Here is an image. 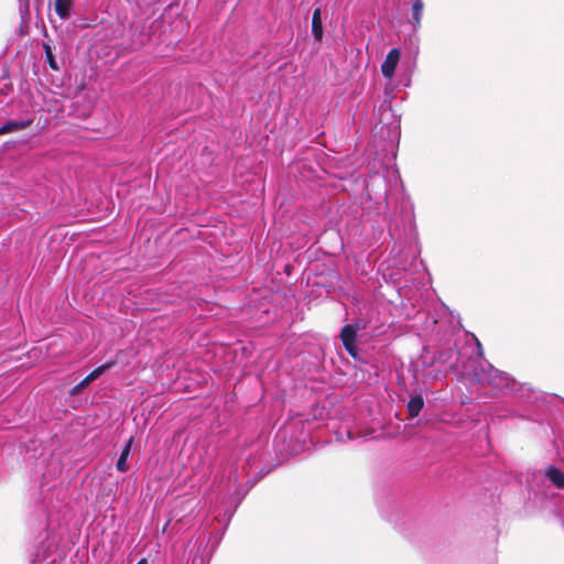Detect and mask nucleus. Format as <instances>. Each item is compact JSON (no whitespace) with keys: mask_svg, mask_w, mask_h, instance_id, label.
<instances>
[{"mask_svg":"<svg viewBox=\"0 0 564 564\" xmlns=\"http://www.w3.org/2000/svg\"><path fill=\"white\" fill-rule=\"evenodd\" d=\"M470 375L475 382L489 386L502 393L517 391L521 386L509 373L500 371L486 360H480L477 366L473 367Z\"/></svg>","mask_w":564,"mask_h":564,"instance_id":"f257e3e1","label":"nucleus"},{"mask_svg":"<svg viewBox=\"0 0 564 564\" xmlns=\"http://www.w3.org/2000/svg\"><path fill=\"white\" fill-rule=\"evenodd\" d=\"M389 235L400 247L415 241L417 231L413 213L406 208L401 209L399 218L389 224Z\"/></svg>","mask_w":564,"mask_h":564,"instance_id":"f03ea898","label":"nucleus"},{"mask_svg":"<svg viewBox=\"0 0 564 564\" xmlns=\"http://www.w3.org/2000/svg\"><path fill=\"white\" fill-rule=\"evenodd\" d=\"M112 366H113L112 361H107L106 364L95 368L79 383H77L69 390V395H72V397L78 395L89 383H91L94 380L99 378L102 373H105V371L110 369Z\"/></svg>","mask_w":564,"mask_h":564,"instance_id":"7ed1b4c3","label":"nucleus"},{"mask_svg":"<svg viewBox=\"0 0 564 564\" xmlns=\"http://www.w3.org/2000/svg\"><path fill=\"white\" fill-rule=\"evenodd\" d=\"M357 334L358 333L352 328V326L346 324L341 327L339 335L343 346L352 358H356L359 351L356 345Z\"/></svg>","mask_w":564,"mask_h":564,"instance_id":"20e7f679","label":"nucleus"},{"mask_svg":"<svg viewBox=\"0 0 564 564\" xmlns=\"http://www.w3.org/2000/svg\"><path fill=\"white\" fill-rule=\"evenodd\" d=\"M401 52L394 47L390 50L381 64V73L384 78L391 79L395 73V68L400 62Z\"/></svg>","mask_w":564,"mask_h":564,"instance_id":"39448f33","label":"nucleus"},{"mask_svg":"<svg viewBox=\"0 0 564 564\" xmlns=\"http://www.w3.org/2000/svg\"><path fill=\"white\" fill-rule=\"evenodd\" d=\"M438 360L446 369H457L458 360H459V351L456 348H446L442 350L438 355Z\"/></svg>","mask_w":564,"mask_h":564,"instance_id":"423d86ee","label":"nucleus"},{"mask_svg":"<svg viewBox=\"0 0 564 564\" xmlns=\"http://www.w3.org/2000/svg\"><path fill=\"white\" fill-rule=\"evenodd\" d=\"M32 123L31 119L25 120H8L2 126H0V135L8 133H15L29 128Z\"/></svg>","mask_w":564,"mask_h":564,"instance_id":"0eeeda50","label":"nucleus"},{"mask_svg":"<svg viewBox=\"0 0 564 564\" xmlns=\"http://www.w3.org/2000/svg\"><path fill=\"white\" fill-rule=\"evenodd\" d=\"M54 11L61 20L69 19L74 13L73 0H54Z\"/></svg>","mask_w":564,"mask_h":564,"instance_id":"6e6552de","label":"nucleus"},{"mask_svg":"<svg viewBox=\"0 0 564 564\" xmlns=\"http://www.w3.org/2000/svg\"><path fill=\"white\" fill-rule=\"evenodd\" d=\"M312 34L314 40L321 42L323 39L322 9L315 8L312 14Z\"/></svg>","mask_w":564,"mask_h":564,"instance_id":"1a4fd4ad","label":"nucleus"},{"mask_svg":"<svg viewBox=\"0 0 564 564\" xmlns=\"http://www.w3.org/2000/svg\"><path fill=\"white\" fill-rule=\"evenodd\" d=\"M132 443L133 438L130 437L120 453V456L116 464V467L119 471L124 473L129 470L128 457L131 453Z\"/></svg>","mask_w":564,"mask_h":564,"instance_id":"9d476101","label":"nucleus"},{"mask_svg":"<svg viewBox=\"0 0 564 564\" xmlns=\"http://www.w3.org/2000/svg\"><path fill=\"white\" fill-rule=\"evenodd\" d=\"M545 475L555 487L564 489V473L561 469L551 465L545 469Z\"/></svg>","mask_w":564,"mask_h":564,"instance_id":"9b49d317","label":"nucleus"},{"mask_svg":"<svg viewBox=\"0 0 564 564\" xmlns=\"http://www.w3.org/2000/svg\"><path fill=\"white\" fill-rule=\"evenodd\" d=\"M423 8L424 4L422 0H415L412 4V14L410 23L413 28V30H417L421 25V19L423 17Z\"/></svg>","mask_w":564,"mask_h":564,"instance_id":"f8f14e48","label":"nucleus"},{"mask_svg":"<svg viewBox=\"0 0 564 564\" xmlns=\"http://www.w3.org/2000/svg\"><path fill=\"white\" fill-rule=\"evenodd\" d=\"M424 400L422 395H413L410 398L408 403V412L411 417H415L420 414L421 410L423 409Z\"/></svg>","mask_w":564,"mask_h":564,"instance_id":"ddd939ff","label":"nucleus"},{"mask_svg":"<svg viewBox=\"0 0 564 564\" xmlns=\"http://www.w3.org/2000/svg\"><path fill=\"white\" fill-rule=\"evenodd\" d=\"M42 47L44 50L45 54V62L50 66L52 70H59V65L55 58V55L53 53V48L50 45V43L43 42Z\"/></svg>","mask_w":564,"mask_h":564,"instance_id":"4468645a","label":"nucleus"},{"mask_svg":"<svg viewBox=\"0 0 564 564\" xmlns=\"http://www.w3.org/2000/svg\"><path fill=\"white\" fill-rule=\"evenodd\" d=\"M352 328L358 333L366 328L367 323L364 319H356L351 323H348Z\"/></svg>","mask_w":564,"mask_h":564,"instance_id":"2eb2a0df","label":"nucleus"},{"mask_svg":"<svg viewBox=\"0 0 564 564\" xmlns=\"http://www.w3.org/2000/svg\"><path fill=\"white\" fill-rule=\"evenodd\" d=\"M477 349H478V355L482 356V347L478 340H477Z\"/></svg>","mask_w":564,"mask_h":564,"instance_id":"dca6fc26","label":"nucleus"},{"mask_svg":"<svg viewBox=\"0 0 564 564\" xmlns=\"http://www.w3.org/2000/svg\"><path fill=\"white\" fill-rule=\"evenodd\" d=\"M384 107H387V109L390 110V108H391L390 102H384L383 105H381V108H384Z\"/></svg>","mask_w":564,"mask_h":564,"instance_id":"f3484780","label":"nucleus"},{"mask_svg":"<svg viewBox=\"0 0 564 564\" xmlns=\"http://www.w3.org/2000/svg\"><path fill=\"white\" fill-rule=\"evenodd\" d=\"M137 564H148L147 558H141Z\"/></svg>","mask_w":564,"mask_h":564,"instance_id":"a211bd4d","label":"nucleus"},{"mask_svg":"<svg viewBox=\"0 0 564 564\" xmlns=\"http://www.w3.org/2000/svg\"><path fill=\"white\" fill-rule=\"evenodd\" d=\"M410 85H411V79H410V78H408V79L405 80V83H404V86H405V87H409Z\"/></svg>","mask_w":564,"mask_h":564,"instance_id":"6ab92c4d","label":"nucleus"},{"mask_svg":"<svg viewBox=\"0 0 564 564\" xmlns=\"http://www.w3.org/2000/svg\"><path fill=\"white\" fill-rule=\"evenodd\" d=\"M347 437H348L349 440H351V438H352V435H351V432H350V431H347Z\"/></svg>","mask_w":564,"mask_h":564,"instance_id":"aec40b11","label":"nucleus"}]
</instances>
